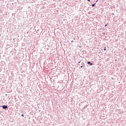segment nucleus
<instances>
[{
	"mask_svg": "<svg viewBox=\"0 0 126 126\" xmlns=\"http://www.w3.org/2000/svg\"><path fill=\"white\" fill-rule=\"evenodd\" d=\"M88 0V1H89V2H90V0Z\"/></svg>",
	"mask_w": 126,
	"mask_h": 126,
	"instance_id": "9d476101",
	"label": "nucleus"
},
{
	"mask_svg": "<svg viewBox=\"0 0 126 126\" xmlns=\"http://www.w3.org/2000/svg\"><path fill=\"white\" fill-rule=\"evenodd\" d=\"M78 65L80 66V67L82 68V67H84L85 64L84 63L82 62L81 64H78Z\"/></svg>",
	"mask_w": 126,
	"mask_h": 126,
	"instance_id": "f257e3e1",
	"label": "nucleus"
},
{
	"mask_svg": "<svg viewBox=\"0 0 126 126\" xmlns=\"http://www.w3.org/2000/svg\"><path fill=\"white\" fill-rule=\"evenodd\" d=\"M71 42H73V40H72Z\"/></svg>",
	"mask_w": 126,
	"mask_h": 126,
	"instance_id": "ddd939ff",
	"label": "nucleus"
},
{
	"mask_svg": "<svg viewBox=\"0 0 126 126\" xmlns=\"http://www.w3.org/2000/svg\"><path fill=\"white\" fill-rule=\"evenodd\" d=\"M115 14L114 13H112V15H114Z\"/></svg>",
	"mask_w": 126,
	"mask_h": 126,
	"instance_id": "1a4fd4ad",
	"label": "nucleus"
},
{
	"mask_svg": "<svg viewBox=\"0 0 126 126\" xmlns=\"http://www.w3.org/2000/svg\"><path fill=\"white\" fill-rule=\"evenodd\" d=\"M103 34L105 35V32L103 33Z\"/></svg>",
	"mask_w": 126,
	"mask_h": 126,
	"instance_id": "f8f14e48",
	"label": "nucleus"
},
{
	"mask_svg": "<svg viewBox=\"0 0 126 126\" xmlns=\"http://www.w3.org/2000/svg\"><path fill=\"white\" fill-rule=\"evenodd\" d=\"M2 108L3 110H5V109H7L8 108V106H7V105H4L2 106Z\"/></svg>",
	"mask_w": 126,
	"mask_h": 126,
	"instance_id": "f03ea898",
	"label": "nucleus"
},
{
	"mask_svg": "<svg viewBox=\"0 0 126 126\" xmlns=\"http://www.w3.org/2000/svg\"><path fill=\"white\" fill-rule=\"evenodd\" d=\"M21 116L22 117H24V114H22Z\"/></svg>",
	"mask_w": 126,
	"mask_h": 126,
	"instance_id": "6e6552de",
	"label": "nucleus"
},
{
	"mask_svg": "<svg viewBox=\"0 0 126 126\" xmlns=\"http://www.w3.org/2000/svg\"><path fill=\"white\" fill-rule=\"evenodd\" d=\"M5 95H6V96H7V94H6Z\"/></svg>",
	"mask_w": 126,
	"mask_h": 126,
	"instance_id": "4468645a",
	"label": "nucleus"
},
{
	"mask_svg": "<svg viewBox=\"0 0 126 126\" xmlns=\"http://www.w3.org/2000/svg\"><path fill=\"white\" fill-rule=\"evenodd\" d=\"M95 4H96V3L93 4L92 5V7H94V6H95Z\"/></svg>",
	"mask_w": 126,
	"mask_h": 126,
	"instance_id": "20e7f679",
	"label": "nucleus"
},
{
	"mask_svg": "<svg viewBox=\"0 0 126 126\" xmlns=\"http://www.w3.org/2000/svg\"><path fill=\"white\" fill-rule=\"evenodd\" d=\"M87 64H89V65H93V63H91L90 61H88L87 62Z\"/></svg>",
	"mask_w": 126,
	"mask_h": 126,
	"instance_id": "7ed1b4c3",
	"label": "nucleus"
},
{
	"mask_svg": "<svg viewBox=\"0 0 126 126\" xmlns=\"http://www.w3.org/2000/svg\"><path fill=\"white\" fill-rule=\"evenodd\" d=\"M98 1V0H97L96 1V2H97Z\"/></svg>",
	"mask_w": 126,
	"mask_h": 126,
	"instance_id": "9b49d317",
	"label": "nucleus"
},
{
	"mask_svg": "<svg viewBox=\"0 0 126 126\" xmlns=\"http://www.w3.org/2000/svg\"><path fill=\"white\" fill-rule=\"evenodd\" d=\"M106 49H107V48H106V47H104V48L103 49L104 51H106Z\"/></svg>",
	"mask_w": 126,
	"mask_h": 126,
	"instance_id": "423d86ee",
	"label": "nucleus"
},
{
	"mask_svg": "<svg viewBox=\"0 0 126 126\" xmlns=\"http://www.w3.org/2000/svg\"><path fill=\"white\" fill-rule=\"evenodd\" d=\"M107 25H108V23L106 24L105 25V27H107Z\"/></svg>",
	"mask_w": 126,
	"mask_h": 126,
	"instance_id": "0eeeda50",
	"label": "nucleus"
},
{
	"mask_svg": "<svg viewBox=\"0 0 126 126\" xmlns=\"http://www.w3.org/2000/svg\"><path fill=\"white\" fill-rule=\"evenodd\" d=\"M81 63V60H80V61L78 62V64H80Z\"/></svg>",
	"mask_w": 126,
	"mask_h": 126,
	"instance_id": "39448f33",
	"label": "nucleus"
}]
</instances>
